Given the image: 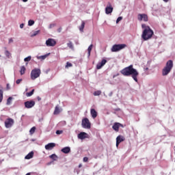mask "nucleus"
<instances>
[{
  "mask_svg": "<svg viewBox=\"0 0 175 175\" xmlns=\"http://www.w3.org/2000/svg\"><path fill=\"white\" fill-rule=\"evenodd\" d=\"M120 73L123 75V76H131L133 80L137 83V77H139V72L137 70L133 68V65H130L128 67L123 68Z\"/></svg>",
  "mask_w": 175,
  "mask_h": 175,
  "instance_id": "nucleus-1",
  "label": "nucleus"
},
{
  "mask_svg": "<svg viewBox=\"0 0 175 175\" xmlns=\"http://www.w3.org/2000/svg\"><path fill=\"white\" fill-rule=\"evenodd\" d=\"M154 36V31L151 29V28H147L146 29H144L142 34V38L143 40H150L151 38Z\"/></svg>",
  "mask_w": 175,
  "mask_h": 175,
  "instance_id": "nucleus-2",
  "label": "nucleus"
},
{
  "mask_svg": "<svg viewBox=\"0 0 175 175\" xmlns=\"http://www.w3.org/2000/svg\"><path fill=\"white\" fill-rule=\"evenodd\" d=\"M172 69H173V60H168L162 70L163 76H167V75L170 73Z\"/></svg>",
  "mask_w": 175,
  "mask_h": 175,
  "instance_id": "nucleus-3",
  "label": "nucleus"
},
{
  "mask_svg": "<svg viewBox=\"0 0 175 175\" xmlns=\"http://www.w3.org/2000/svg\"><path fill=\"white\" fill-rule=\"evenodd\" d=\"M40 73H42V72L39 68H34L33 70H32L31 72V80H36V79H38V77H40Z\"/></svg>",
  "mask_w": 175,
  "mask_h": 175,
  "instance_id": "nucleus-4",
  "label": "nucleus"
},
{
  "mask_svg": "<svg viewBox=\"0 0 175 175\" xmlns=\"http://www.w3.org/2000/svg\"><path fill=\"white\" fill-rule=\"evenodd\" d=\"M125 47H126V44H114L111 50L112 53H117V51H120V50L125 49Z\"/></svg>",
  "mask_w": 175,
  "mask_h": 175,
  "instance_id": "nucleus-5",
  "label": "nucleus"
},
{
  "mask_svg": "<svg viewBox=\"0 0 175 175\" xmlns=\"http://www.w3.org/2000/svg\"><path fill=\"white\" fill-rule=\"evenodd\" d=\"M81 125L85 129H91V122L88 118L82 119Z\"/></svg>",
  "mask_w": 175,
  "mask_h": 175,
  "instance_id": "nucleus-6",
  "label": "nucleus"
},
{
  "mask_svg": "<svg viewBox=\"0 0 175 175\" xmlns=\"http://www.w3.org/2000/svg\"><path fill=\"white\" fill-rule=\"evenodd\" d=\"M4 124H5V128L7 129L12 128L14 124V120L9 118L5 120V121L4 122Z\"/></svg>",
  "mask_w": 175,
  "mask_h": 175,
  "instance_id": "nucleus-7",
  "label": "nucleus"
},
{
  "mask_svg": "<svg viewBox=\"0 0 175 175\" xmlns=\"http://www.w3.org/2000/svg\"><path fill=\"white\" fill-rule=\"evenodd\" d=\"M137 20L138 21H144L147 23L148 21V16L146 14H139L137 15Z\"/></svg>",
  "mask_w": 175,
  "mask_h": 175,
  "instance_id": "nucleus-8",
  "label": "nucleus"
},
{
  "mask_svg": "<svg viewBox=\"0 0 175 175\" xmlns=\"http://www.w3.org/2000/svg\"><path fill=\"white\" fill-rule=\"evenodd\" d=\"M46 44L47 47H54V46H55L57 44V42L55 41V40H54L53 38H49L46 41Z\"/></svg>",
  "mask_w": 175,
  "mask_h": 175,
  "instance_id": "nucleus-9",
  "label": "nucleus"
},
{
  "mask_svg": "<svg viewBox=\"0 0 175 175\" xmlns=\"http://www.w3.org/2000/svg\"><path fill=\"white\" fill-rule=\"evenodd\" d=\"M33 106H35V101L33 100L25 102V107H26V109H32Z\"/></svg>",
  "mask_w": 175,
  "mask_h": 175,
  "instance_id": "nucleus-10",
  "label": "nucleus"
},
{
  "mask_svg": "<svg viewBox=\"0 0 175 175\" xmlns=\"http://www.w3.org/2000/svg\"><path fill=\"white\" fill-rule=\"evenodd\" d=\"M122 142H125V137L122 135H118L116 137V147H118V146H120V144L122 143Z\"/></svg>",
  "mask_w": 175,
  "mask_h": 175,
  "instance_id": "nucleus-11",
  "label": "nucleus"
},
{
  "mask_svg": "<svg viewBox=\"0 0 175 175\" xmlns=\"http://www.w3.org/2000/svg\"><path fill=\"white\" fill-rule=\"evenodd\" d=\"M120 126H122V128H124V126L118 122H115L112 126V129L115 131L116 132H118L120 131Z\"/></svg>",
  "mask_w": 175,
  "mask_h": 175,
  "instance_id": "nucleus-12",
  "label": "nucleus"
},
{
  "mask_svg": "<svg viewBox=\"0 0 175 175\" xmlns=\"http://www.w3.org/2000/svg\"><path fill=\"white\" fill-rule=\"evenodd\" d=\"M88 134L85 132H81L79 134H78V139H80L81 140H84V139H88Z\"/></svg>",
  "mask_w": 175,
  "mask_h": 175,
  "instance_id": "nucleus-13",
  "label": "nucleus"
},
{
  "mask_svg": "<svg viewBox=\"0 0 175 175\" xmlns=\"http://www.w3.org/2000/svg\"><path fill=\"white\" fill-rule=\"evenodd\" d=\"M107 62V60L103 59L101 62L98 63L96 65V69H102L103 66H105L106 65V63Z\"/></svg>",
  "mask_w": 175,
  "mask_h": 175,
  "instance_id": "nucleus-14",
  "label": "nucleus"
},
{
  "mask_svg": "<svg viewBox=\"0 0 175 175\" xmlns=\"http://www.w3.org/2000/svg\"><path fill=\"white\" fill-rule=\"evenodd\" d=\"M113 7L111 6V4H109V6H107L105 8V13L106 14H110L111 13H113Z\"/></svg>",
  "mask_w": 175,
  "mask_h": 175,
  "instance_id": "nucleus-15",
  "label": "nucleus"
},
{
  "mask_svg": "<svg viewBox=\"0 0 175 175\" xmlns=\"http://www.w3.org/2000/svg\"><path fill=\"white\" fill-rule=\"evenodd\" d=\"M90 114L92 118H96V117H98V112L96 111V110H95V109H90Z\"/></svg>",
  "mask_w": 175,
  "mask_h": 175,
  "instance_id": "nucleus-16",
  "label": "nucleus"
},
{
  "mask_svg": "<svg viewBox=\"0 0 175 175\" xmlns=\"http://www.w3.org/2000/svg\"><path fill=\"white\" fill-rule=\"evenodd\" d=\"M55 147V143H49L45 146V149L46 150H53Z\"/></svg>",
  "mask_w": 175,
  "mask_h": 175,
  "instance_id": "nucleus-17",
  "label": "nucleus"
},
{
  "mask_svg": "<svg viewBox=\"0 0 175 175\" xmlns=\"http://www.w3.org/2000/svg\"><path fill=\"white\" fill-rule=\"evenodd\" d=\"M61 151L64 154H69V152H70V147L69 146L64 147L61 150Z\"/></svg>",
  "mask_w": 175,
  "mask_h": 175,
  "instance_id": "nucleus-18",
  "label": "nucleus"
},
{
  "mask_svg": "<svg viewBox=\"0 0 175 175\" xmlns=\"http://www.w3.org/2000/svg\"><path fill=\"white\" fill-rule=\"evenodd\" d=\"M59 113H61V109H59V107H58V105H57L55 108V111L53 112V114H55V116L58 115Z\"/></svg>",
  "mask_w": 175,
  "mask_h": 175,
  "instance_id": "nucleus-19",
  "label": "nucleus"
},
{
  "mask_svg": "<svg viewBox=\"0 0 175 175\" xmlns=\"http://www.w3.org/2000/svg\"><path fill=\"white\" fill-rule=\"evenodd\" d=\"M84 27H85V22H84V21H82L81 25L79 27V31H81V32H83V31H84Z\"/></svg>",
  "mask_w": 175,
  "mask_h": 175,
  "instance_id": "nucleus-20",
  "label": "nucleus"
},
{
  "mask_svg": "<svg viewBox=\"0 0 175 175\" xmlns=\"http://www.w3.org/2000/svg\"><path fill=\"white\" fill-rule=\"evenodd\" d=\"M25 70H27V69L25 68V66H22L21 67V70H20V73H21V76H23V75L25 74Z\"/></svg>",
  "mask_w": 175,
  "mask_h": 175,
  "instance_id": "nucleus-21",
  "label": "nucleus"
},
{
  "mask_svg": "<svg viewBox=\"0 0 175 175\" xmlns=\"http://www.w3.org/2000/svg\"><path fill=\"white\" fill-rule=\"evenodd\" d=\"M25 159H31L33 158V152H30L25 157Z\"/></svg>",
  "mask_w": 175,
  "mask_h": 175,
  "instance_id": "nucleus-22",
  "label": "nucleus"
},
{
  "mask_svg": "<svg viewBox=\"0 0 175 175\" xmlns=\"http://www.w3.org/2000/svg\"><path fill=\"white\" fill-rule=\"evenodd\" d=\"M92 47H94V45L93 44H90V46L88 49V57H90V55H91V51H92Z\"/></svg>",
  "mask_w": 175,
  "mask_h": 175,
  "instance_id": "nucleus-23",
  "label": "nucleus"
},
{
  "mask_svg": "<svg viewBox=\"0 0 175 175\" xmlns=\"http://www.w3.org/2000/svg\"><path fill=\"white\" fill-rule=\"evenodd\" d=\"M102 94V91L100 90H97V91H95L94 93H93V95L94 96H99V95H100Z\"/></svg>",
  "mask_w": 175,
  "mask_h": 175,
  "instance_id": "nucleus-24",
  "label": "nucleus"
},
{
  "mask_svg": "<svg viewBox=\"0 0 175 175\" xmlns=\"http://www.w3.org/2000/svg\"><path fill=\"white\" fill-rule=\"evenodd\" d=\"M33 92H35V90H32L31 92L26 93V96H32L33 95Z\"/></svg>",
  "mask_w": 175,
  "mask_h": 175,
  "instance_id": "nucleus-25",
  "label": "nucleus"
},
{
  "mask_svg": "<svg viewBox=\"0 0 175 175\" xmlns=\"http://www.w3.org/2000/svg\"><path fill=\"white\" fill-rule=\"evenodd\" d=\"M3 100V90H0V103Z\"/></svg>",
  "mask_w": 175,
  "mask_h": 175,
  "instance_id": "nucleus-26",
  "label": "nucleus"
},
{
  "mask_svg": "<svg viewBox=\"0 0 175 175\" xmlns=\"http://www.w3.org/2000/svg\"><path fill=\"white\" fill-rule=\"evenodd\" d=\"M35 131H36V127H32L29 131L30 135H33L35 133Z\"/></svg>",
  "mask_w": 175,
  "mask_h": 175,
  "instance_id": "nucleus-27",
  "label": "nucleus"
},
{
  "mask_svg": "<svg viewBox=\"0 0 175 175\" xmlns=\"http://www.w3.org/2000/svg\"><path fill=\"white\" fill-rule=\"evenodd\" d=\"M33 24H35V21L33 20H29L28 21L29 27H32V25H33Z\"/></svg>",
  "mask_w": 175,
  "mask_h": 175,
  "instance_id": "nucleus-28",
  "label": "nucleus"
},
{
  "mask_svg": "<svg viewBox=\"0 0 175 175\" xmlns=\"http://www.w3.org/2000/svg\"><path fill=\"white\" fill-rule=\"evenodd\" d=\"M39 32H40V30L34 31L33 33H32L31 35V38H33V36H36V35H38L39 33Z\"/></svg>",
  "mask_w": 175,
  "mask_h": 175,
  "instance_id": "nucleus-29",
  "label": "nucleus"
},
{
  "mask_svg": "<svg viewBox=\"0 0 175 175\" xmlns=\"http://www.w3.org/2000/svg\"><path fill=\"white\" fill-rule=\"evenodd\" d=\"M13 100L12 97H9L7 100V105H9L10 103H12V100Z\"/></svg>",
  "mask_w": 175,
  "mask_h": 175,
  "instance_id": "nucleus-30",
  "label": "nucleus"
},
{
  "mask_svg": "<svg viewBox=\"0 0 175 175\" xmlns=\"http://www.w3.org/2000/svg\"><path fill=\"white\" fill-rule=\"evenodd\" d=\"M68 47H69V49H71V50H73V44H72V42H70L67 44Z\"/></svg>",
  "mask_w": 175,
  "mask_h": 175,
  "instance_id": "nucleus-31",
  "label": "nucleus"
},
{
  "mask_svg": "<svg viewBox=\"0 0 175 175\" xmlns=\"http://www.w3.org/2000/svg\"><path fill=\"white\" fill-rule=\"evenodd\" d=\"M46 57H47V55H44L38 57V59H46Z\"/></svg>",
  "mask_w": 175,
  "mask_h": 175,
  "instance_id": "nucleus-32",
  "label": "nucleus"
},
{
  "mask_svg": "<svg viewBox=\"0 0 175 175\" xmlns=\"http://www.w3.org/2000/svg\"><path fill=\"white\" fill-rule=\"evenodd\" d=\"M72 66H73L72 63H70L69 62H67L66 65V68H72Z\"/></svg>",
  "mask_w": 175,
  "mask_h": 175,
  "instance_id": "nucleus-33",
  "label": "nucleus"
},
{
  "mask_svg": "<svg viewBox=\"0 0 175 175\" xmlns=\"http://www.w3.org/2000/svg\"><path fill=\"white\" fill-rule=\"evenodd\" d=\"M50 158H51V159H53V161H57V159L58 157L55 154H52L50 156Z\"/></svg>",
  "mask_w": 175,
  "mask_h": 175,
  "instance_id": "nucleus-34",
  "label": "nucleus"
},
{
  "mask_svg": "<svg viewBox=\"0 0 175 175\" xmlns=\"http://www.w3.org/2000/svg\"><path fill=\"white\" fill-rule=\"evenodd\" d=\"M142 28L143 29H147V28H151V27H150V26L146 25V24H142Z\"/></svg>",
  "mask_w": 175,
  "mask_h": 175,
  "instance_id": "nucleus-35",
  "label": "nucleus"
},
{
  "mask_svg": "<svg viewBox=\"0 0 175 175\" xmlns=\"http://www.w3.org/2000/svg\"><path fill=\"white\" fill-rule=\"evenodd\" d=\"M5 55H6L8 58H10V52H9V51H5Z\"/></svg>",
  "mask_w": 175,
  "mask_h": 175,
  "instance_id": "nucleus-36",
  "label": "nucleus"
},
{
  "mask_svg": "<svg viewBox=\"0 0 175 175\" xmlns=\"http://www.w3.org/2000/svg\"><path fill=\"white\" fill-rule=\"evenodd\" d=\"M31 56H29V57H25V59H24V61H25V62H29V61H31Z\"/></svg>",
  "mask_w": 175,
  "mask_h": 175,
  "instance_id": "nucleus-37",
  "label": "nucleus"
},
{
  "mask_svg": "<svg viewBox=\"0 0 175 175\" xmlns=\"http://www.w3.org/2000/svg\"><path fill=\"white\" fill-rule=\"evenodd\" d=\"M62 133H64L63 131H59V130L56 131V135H62Z\"/></svg>",
  "mask_w": 175,
  "mask_h": 175,
  "instance_id": "nucleus-38",
  "label": "nucleus"
},
{
  "mask_svg": "<svg viewBox=\"0 0 175 175\" xmlns=\"http://www.w3.org/2000/svg\"><path fill=\"white\" fill-rule=\"evenodd\" d=\"M122 20V16H119L116 20V24H118L119 21H121Z\"/></svg>",
  "mask_w": 175,
  "mask_h": 175,
  "instance_id": "nucleus-39",
  "label": "nucleus"
},
{
  "mask_svg": "<svg viewBox=\"0 0 175 175\" xmlns=\"http://www.w3.org/2000/svg\"><path fill=\"white\" fill-rule=\"evenodd\" d=\"M54 27H55V24L54 23H52L49 25V28L51 29V28H54Z\"/></svg>",
  "mask_w": 175,
  "mask_h": 175,
  "instance_id": "nucleus-40",
  "label": "nucleus"
},
{
  "mask_svg": "<svg viewBox=\"0 0 175 175\" xmlns=\"http://www.w3.org/2000/svg\"><path fill=\"white\" fill-rule=\"evenodd\" d=\"M83 162H88V157H83Z\"/></svg>",
  "mask_w": 175,
  "mask_h": 175,
  "instance_id": "nucleus-41",
  "label": "nucleus"
},
{
  "mask_svg": "<svg viewBox=\"0 0 175 175\" xmlns=\"http://www.w3.org/2000/svg\"><path fill=\"white\" fill-rule=\"evenodd\" d=\"M21 81H23V79L16 80V84H20V83H21Z\"/></svg>",
  "mask_w": 175,
  "mask_h": 175,
  "instance_id": "nucleus-42",
  "label": "nucleus"
},
{
  "mask_svg": "<svg viewBox=\"0 0 175 175\" xmlns=\"http://www.w3.org/2000/svg\"><path fill=\"white\" fill-rule=\"evenodd\" d=\"M8 43H13V38H10Z\"/></svg>",
  "mask_w": 175,
  "mask_h": 175,
  "instance_id": "nucleus-43",
  "label": "nucleus"
},
{
  "mask_svg": "<svg viewBox=\"0 0 175 175\" xmlns=\"http://www.w3.org/2000/svg\"><path fill=\"white\" fill-rule=\"evenodd\" d=\"M20 28L21 29L24 28V23H22L20 25Z\"/></svg>",
  "mask_w": 175,
  "mask_h": 175,
  "instance_id": "nucleus-44",
  "label": "nucleus"
},
{
  "mask_svg": "<svg viewBox=\"0 0 175 175\" xmlns=\"http://www.w3.org/2000/svg\"><path fill=\"white\" fill-rule=\"evenodd\" d=\"M61 31H62V27H59V28L57 29V32H61Z\"/></svg>",
  "mask_w": 175,
  "mask_h": 175,
  "instance_id": "nucleus-45",
  "label": "nucleus"
},
{
  "mask_svg": "<svg viewBox=\"0 0 175 175\" xmlns=\"http://www.w3.org/2000/svg\"><path fill=\"white\" fill-rule=\"evenodd\" d=\"M109 96H113V92H111L109 94Z\"/></svg>",
  "mask_w": 175,
  "mask_h": 175,
  "instance_id": "nucleus-46",
  "label": "nucleus"
},
{
  "mask_svg": "<svg viewBox=\"0 0 175 175\" xmlns=\"http://www.w3.org/2000/svg\"><path fill=\"white\" fill-rule=\"evenodd\" d=\"M7 90H10V88L9 87V83L7 84Z\"/></svg>",
  "mask_w": 175,
  "mask_h": 175,
  "instance_id": "nucleus-47",
  "label": "nucleus"
},
{
  "mask_svg": "<svg viewBox=\"0 0 175 175\" xmlns=\"http://www.w3.org/2000/svg\"><path fill=\"white\" fill-rule=\"evenodd\" d=\"M164 2H169L170 0H163Z\"/></svg>",
  "mask_w": 175,
  "mask_h": 175,
  "instance_id": "nucleus-48",
  "label": "nucleus"
},
{
  "mask_svg": "<svg viewBox=\"0 0 175 175\" xmlns=\"http://www.w3.org/2000/svg\"><path fill=\"white\" fill-rule=\"evenodd\" d=\"M83 166V165H81V164H79V167L80 168V167H81Z\"/></svg>",
  "mask_w": 175,
  "mask_h": 175,
  "instance_id": "nucleus-49",
  "label": "nucleus"
},
{
  "mask_svg": "<svg viewBox=\"0 0 175 175\" xmlns=\"http://www.w3.org/2000/svg\"><path fill=\"white\" fill-rule=\"evenodd\" d=\"M23 2H28V0H23Z\"/></svg>",
  "mask_w": 175,
  "mask_h": 175,
  "instance_id": "nucleus-50",
  "label": "nucleus"
},
{
  "mask_svg": "<svg viewBox=\"0 0 175 175\" xmlns=\"http://www.w3.org/2000/svg\"><path fill=\"white\" fill-rule=\"evenodd\" d=\"M26 175H31V173H27Z\"/></svg>",
  "mask_w": 175,
  "mask_h": 175,
  "instance_id": "nucleus-51",
  "label": "nucleus"
},
{
  "mask_svg": "<svg viewBox=\"0 0 175 175\" xmlns=\"http://www.w3.org/2000/svg\"><path fill=\"white\" fill-rule=\"evenodd\" d=\"M38 100H40V97H38Z\"/></svg>",
  "mask_w": 175,
  "mask_h": 175,
  "instance_id": "nucleus-52",
  "label": "nucleus"
}]
</instances>
